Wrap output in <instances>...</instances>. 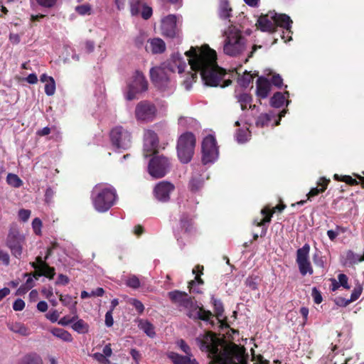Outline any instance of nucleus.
I'll return each instance as SVG.
<instances>
[{
  "mask_svg": "<svg viewBox=\"0 0 364 364\" xmlns=\"http://www.w3.org/2000/svg\"><path fill=\"white\" fill-rule=\"evenodd\" d=\"M208 178V175L205 173V170L201 165L194 166L193 173L189 181V189L192 192L198 191L202 188L205 180Z\"/></svg>",
  "mask_w": 364,
  "mask_h": 364,
  "instance_id": "f3484780",
  "label": "nucleus"
},
{
  "mask_svg": "<svg viewBox=\"0 0 364 364\" xmlns=\"http://www.w3.org/2000/svg\"><path fill=\"white\" fill-rule=\"evenodd\" d=\"M95 46V44L93 41L86 40L83 43V46L82 48V50L86 53H91L94 51Z\"/></svg>",
  "mask_w": 364,
  "mask_h": 364,
  "instance_id": "603ef678",
  "label": "nucleus"
},
{
  "mask_svg": "<svg viewBox=\"0 0 364 364\" xmlns=\"http://www.w3.org/2000/svg\"><path fill=\"white\" fill-rule=\"evenodd\" d=\"M51 333L53 336L62 339L64 341L70 342L73 340L71 334L63 328H53L51 331Z\"/></svg>",
  "mask_w": 364,
  "mask_h": 364,
  "instance_id": "c9c22d12",
  "label": "nucleus"
},
{
  "mask_svg": "<svg viewBox=\"0 0 364 364\" xmlns=\"http://www.w3.org/2000/svg\"><path fill=\"white\" fill-rule=\"evenodd\" d=\"M363 261H364V252L363 255H359L351 250H348L345 255L344 264L346 265H350Z\"/></svg>",
  "mask_w": 364,
  "mask_h": 364,
  "instance_id": "7c9ffc66",
  "label": "nucleus"
},
{
  "mask_svg": "<svg viewBox=\"0 0 364 364\" xmlns=\"http://www.w3.org/2000/svg\"><path fill=\"white\" fill-rule=\"evenodd\" d=\"M182 17L180 15L169 14L161 19V30L163 36L170 38H179Z\"/></svg>",
  "mask_w": 364,
  "mask_h": 364,
  "instance_id": "6e6552de",
  "label": "nucleus"
},
{
  "mask_svg": "<svg viewBox=\"0 0 364 364\" xmlns=\"http://www.w3.org/2000/svg\"><path fill=\"white\" fill-rule=\"evenodd\" d=\"M25 307V302L21 299H17L13 304L14 311H22Z\"/></svg>",
  "mask_w": 364,
  "mask_h": 364,
  "instance_id": "69168bd1",
  "label": "nucleus"
},
{
  "mask_svg": "<svg viewBox=\"0 0 364 364\" xmlns=\"http://www.w3.org/2000/svg\"><path fill=\"white\" fill-rule=\"evenodd\" d=\"M257 28L263 32L272 33L279 26H289V16L286 14L269 11L265 15L259 17L257 23Z\"/></svg>",
  "mask_w": 364,
  "mask_h": 364,
  "instance_id": "423d86ee",
  "label": "nucleus"
},
{
  "mask_svg": "<svg viewBox=\"0 0 364 364\" xmlns=\"http://www.w3.org/2000/svg\"><path fill=\"white\" fill-rule=\"evenodd\" d=\"M259 278L257 276H249L245 280V285L252 290H255L258 288Z\"/></svg>",
  "mask_w": 364,
  "mask_h": 364,
  "instance_id": "49530a36",
  "label": "nucleus"
},
{
  "mask_svg": "<svg viewBox=\"0 0 364 364\" xmlns=\"http://www.w3.org/2000/svg\"><path fill=\"white\" fill-rule=\"evenodd\" d=\"M55 195V191L51 188H48L45 193V200L47 203H50Z\"/></svg>",
  "mask_w": 364,
  "mask_h": 364,
  "instance_id": "774afa93",
  "label": "nucleus"
},
{
  "mask_svg": "<svg viewBox=\"0 0 364 364\" xmlns=\"http://www.w3.org/2000/svg\"><path fill=\"white\" fill-rule=\"evenodd\" d=\"M218 14L220 18L223 20L228 19L230 24L238 26L239 22L237 21L231 19L232 18V9L227 0H220Z\"/></svg>",
  "mask_w": 364,
  "mask_h": 364,
  "instance_id": "aec40b11",
  "label": "nucleus"
},
{
  "mask_svg": "<svg viewBox=\"0 0 364 364\" xmlns=\"http://www.w3.org/2000/svg\"><path fill=\"white\" fill-rule=\"evenodd\" d=\"M25 277H28L26 283L21 286L18 289L20 293H24L33 287V279L28 274H25Z\"/></svg>",
  "mask_w": 364,
  "mask_h": 364,
  "instance_id": "09e8293b",
  "label": "nucleus"
},
{
  "mask_svg": "<svg viewBox=\"0 0 364 364\" xmlns=\"http://www.w3.org/2000/svg\"><path fill=\"white\" fill-rule=\"evenodd\" d=\"M196 145L195 136L191 132H186L181 135L177 144V153L179 160L183 163H188L194 154Z\"/></svg>",
  "mask_w": 364,
  "mask_h": 364,
  "instance_id": "0eeeda50",
  "label": "nucleus"
},
{
  "mask_svg": "<svg viewBox=\"0 0 364 364\" xmlns=\"http://www.w3.org/2000/svg\"><path fill=\"white\" fill-rule=\"evenodd\" d=\"M135 116L139 122H151L156 118V108L154 105L149 102H141L136 107Z\"/></svg>",
  "mask_w": 364,
  "mask_h": 364,
  "instance_id": "2eb2a0df",
  "label": "nucleus"
},
{
  "mask_svg": "<svg viewBox=\"0 0 364 364\" xmlns=\"http://www.w3.org/2000/svg\"><path fill=\"white\" fill-rule=\"evenodd\" d=\"M310 245L304 244L302 247L296 250V262L298 264L299 272L301 275L305 276L309 274L311 275L314 270L309 259Z\"/></svg>",
  "mask_w": 364,
  "mask_h": 364,
  "instance_id": "4468645a",
  "label": "nucleus"
},
{
  "mask_svg": "<svg viewBox=\"0 0 364 364\" xmlns=\"http://www.w3.org/2000/svg\"><path fill=\"white\" fill-rule=\"evenodd\" d=\"M238 143L242 144L247 141L250 137V132L247 129H238L235 135Z\"/></svg>",
  "mask_w": 364,
  "mask_h": 364,
  "instance_id": "37998d69",
  "label": "nucleus"
},
{
  "mask_svg": "<svg viewBox=\"0 0 364 364\" xmlns=\"http://www.w3.org/2000/svg\"><path fill=\"white\" fill-rule=\"evenodd\" d=\"M146 49L154 54L161 53L166 50V44L162 39L156 38L148 41Z\"/></svg>",
  "mask_w": 364,
  "mask_h": 364,
  "instance_id": "393cba45",
  "label": "nucleus"
},
{
  "mask_svg": "<svg viewBox=\"0 0 364 364\" xmlns=\"http://www.w3.org/2000/svg\"><path fill=\"white\" fill-rule=\"evenodd\" d=\"M178 124L184 129H197L200 127L198 122L191 117H180L178 119Z\"/></svg>",
  "mask_w": 364,
  "mask_h": 364,
  "instance_id": "72a5a7b5",
  "label": "nucleus"
},
{
  "mask_svg": "<svg viewBox=\"0 0 364 364\" xmlns=\"http://www.w3.org/2000/svg\"><path fill=\"white\" fill-rule=\"evenodd\" d=\"M138 327L139 329L143 331L149 337H150V338L155 337L156 332L154 330V326L149 321L144 320V319H139L138 320Z\"/></svg>",
  "mask_w": 364,
  "mask_h": 364,
  "instance_id": "c85d7f7f",
  "label": "nucleus"
},
{
  "mask_svg": "<svg viewBox=\"0 0 364 364\" xmlns=\"http://www.w3.org/2000/svg\"><path fill=\"white\" fill-rule=\"evenodd\" d=\"M253 77L250 73H245L243 75L240 76L238 80V84L242 87H247L250 83L252 81Z\"/></svg>",
  "mask_w": 364,
  "mask_h": 364,
  "instance_id": "de8ad7c7",
  "label": "nucleus"
},
{
  "mask_svg": "<svg viewBox=\"0 0 364 364\" xmlns=\"http://www.w3.org/2000/svg\"><path fill=\"white\" fill-rule=\"evenodd\" d=\"M17 364H43V360L38 354L29 353L22 357Z\"/></svg>",
  "mask_w": 364,
  "mask_h": 364,
  "instance_id": "2f4dec72",
  "label": "nucleus"
},
{
  "mask_svg": "<svg viewBox=\"0 0 364 364\" xmlns=\"http://www.w3.org/2000/svg\"><path fill=\"white\" fill-rule=\"evenodd\" d=\"M40 80L45 84V93L48 96H52L55 92V82L53 77L46 74H43L40 77Z\"/></svg>",
  "mask_w": 364,
  "mask_h": 364,
  "instance_id": "bb28decb",
  "label": "nucleus"
},
{
  "mask_svg": "<svg viewBox=\"0 0 364 364\" xmlns=\"http://www.w3.org/2000/svg\"><path fill=\"white\" fill-rule=\"evenodd\" d=\"M275 117L273 112L269 113L261 114L256 120V126L257 127H264L268 126L272 119Z\"/></svg>",
  "mask_w": 364,
  "mask_h": 364,
  "instance_id": "473e14b6",
  "label": "nucleus"
},
{
  "mask_svg": "<svg viewBox=\"0 0 364 364\" xmlns=\"http://www.w3.org/2000/svg\"><path fill=\"white\" fill-rule=\"evenodd\" d=\"M289 93L287 91L284 93L279 92L274 93L270 99L271 106L275 108H279L283 106L285 102L287 105H288L289 101L287 100V98L289 97Z\"/></svg>",
  "mask_w": 364,
  "mask_h": 364,
  "instance_id": "a878e982",
  "label": "nucleus"
},
{
  "mask_svg": "<svg viewBox=\"0 0 364 364\" xmlns=\"http://www.w3.org/2000/svg\"><path fill=\"white\" fill-rule=\"evenodd\" d=\"M90 198L95 210L99 213H105L115 204L117 194L111 185L98 183L92 188Z\"/></svg>",
  "mask_w": 364,
  "mask_h": 364,
  "instance_id": "39448f33",
  "label": "nucleus"
},
{
  "mask_svg": "<svg viewBox=\"0 0 364 364\" xmlns=\"http://www.w3.org/2000/svg\"><path fill=\"white\" fill-rule=\"evenodd\" d=\"M185 55L188 57V64L179 53H174L167 62L163 63L170 73H177L183 78V85L189 90L193 82L197 79V73H200L203 82L205 85L217 87L225 75L224 70L216 62V52L208 45L201 47H191Z\"/></svg>",
  "mask_w": 364,
  "mask_h": 364,
  "instance_id": "f257e3e1",
  "label": "nucleus"
},
{
  "mask_svg": "<svg viewBox=\"0 0 364 364\" xmlns=\"http://www.w3.org/2000/svg\"><path fill=\"white\" fill-rule=\"evenodd\" d=\"M31 265L34 269H42L43 276L53 279L55 275V269L49 267L45 261L42 260L41 257H37L36 262H31Z\"/></svg>",
  "mask_w": 364,
  "mask_h": 364,
  "instance_id": "b1692460",
  "label": "nucleus"
},
{
  "mask_svg": "<svg viewBox=\"0 0 364 364\" xmlns=\"http://www.w3.org/2000/svg\"><path fill=\"white\" fill-rule=\"evenodd\" d=\"M148 82L142 73L136 71L131 82L128 84V90L126 98L132 100L136 97V95L147 90Z\"/></svg>",
  "mask_w": 364,
  "mask_h": 364,
  "instance_id": "f8f14e48",
  "label": "nucleus"
},
{
  "mask_svg": "<svg viewBox=\"0 0 364 364\" xmlns=\"http://www.w3.org/2000/svg\"><path fill=\"white\" fill-rule=\"evenodd\" d=\"M178 346L183 350L186 355H193L190 347L186 344L183 340H179L177 342Z\"/></svg>",
  "mask_w": 364,
  "mask_h": 364,
  "instance_id": "bf43d9fd",
  "label": "nucleus"
},
{
  "mask_svg": "<svg viewBox=\"0 0 364 364\" xmlns=\"http://www.w3.org/2000/svg\"><path fill=\"white\" fill-rule=\"evenodd\" d=\"M60 301L62 304L70 308V309H75L76 307L77 301H74L73 298L68 294H60L59 296Z\"/></svg>",
  "mask_w": 364,
  "mask_h": 364,
  "instance_id": "4c0bfd02",
  "label": "nucleus"
},
{
  "mask_svg": "<svg viewBox=\"0 0 364 364\" xmlns=\"http://www.w3.org/2000/svg\"><path fill=\"white\" fill-rule=\"evenodd\" d=\"M139 15H141L144 19H149L152 15V9L146 4H143Z\"/></svg>",
  "mask_w": 364,
  "mask_h": 364,
  "instance_id": "864d4df0",
  "label": "nucleus"
},
{
  "mask_svg": "<svg viewBox=\"0 0 364 364\" xmlns=\"http://www.w3.org/2000/svg\"><path fill=\"white\" fill-rule=\"evenodd\" d=\"M110 139L112 145L117 149L125 150L131 146V134L121 126L115 127L111 130Z\"/></svg>",
  "mask_w": 364,
  "mask_h": 364,
  "instance_id": "9b49d317",
  "label": "nucleus"
},
{
  "mask_svg": "<svg viewBox=\"0 0 364 364\" xmlns=\"http://www.w3.org/2000/svg\"><path fill=\"white\" fill-rule=\"evenodd\" d=\"M159 144L157 134L151 129H147L144 134V151L146 157L155 153Z\"/></svg>",
  "mask_w": 364,
  "mask_h": 364,
  "instance_id": "6ab92c4d",
  "label": "nucleus"
},
{
  "mask_svg": "<svg viewBox=\"0 0 364 364\" xmlns=\"http://www.w3.org/2000/svg\"><path fill=\"white\" fill-rule=\"evenodd\" d=\"M10 262V257L8 252L0 250V264H2L5 266L9 264Z\"/></svg>",
  "mask_w": 364,
  "mask_h": 364,
  "instance_id": "052dcab7",
  "label": "nucleus"
},
{
  "mask_svg": "<svg viewBox=\"0 0 364 364\" xmlns=\"http://www.w3.org/2000/svg\"><path fill=\"white\" fill-rule=\"evenodd\" d=\"M218 157V149L213 135L205 136L202 142V161L204 165L213 164Z\"/></svg>",
  "mask_w": 364,
  "mask_h": 364,
  "instance_id": "1a4fd4ad",
  "label": "nucleus"
},
{
  "mask_svg": "<svg viewBox=\"0 0 364 364\" xmlns=\"http://www.w3.org/2000/svg\"><path fill=\"white\" fill-rule=\"evenodd\" d=\"M7 326L10 331L23 336H28L31 333L29 329L20 322L9 323Z\"/></svg>",
  "mask_w": 364,
  "mask_h": 364,
  "instance_id": "c756f323",
  "label": "nucleus"
},
{
  "mask_svg": "<svg viewBox=\"0 0 364 364\" xmlns=\"http://www.w3.org/2000/svg\"><path fill=\"white\" fill-rule=\"evenodd\" d=\"M335 303L337 306L344 307L348 306L350 303H351V301L350 299H346L343 297H337L335 299Z\"/></svg>",
  "mask_w": 364,
  "mask_h": 364,
  "instance_id": "338daca9",
  "label": "nucleus"
},
{
  "mask_svg": "<svg viewBox=\"0 0 364 364\" xmlns=\"http://www.w3.org/2000/svg\"><path fill=\"white\" fill-rule=\"evenodd\" d=\"M363 287L360 285H358L355 287L350 295V298L349 299L351 302L357 300L362 294Z\"/></svg>",
  "mask_w": 364,
  "mask_h": 364,
  "instance_id": "4d7b16f0",
  "label": "nucleus"
},
{
  "mask_svg": "<svg viewBox=\"0 0 364 364\" xmlns=\"http://www.w3.org/2000/svg\"><path fill=\"white\" fill-rule=\"evenodd\" d=\"M73 328L79 333H85L88 332L89 326L83 320L80 319L73 323Z\"/></svg>",
  "mask_w": 364,
  "mask_h": 364,
  "instance_id": "79ce46f5",
  "label": "nucleus"
},
{
  "mask_svg": "<svg viewBox=\"0 0 364 364\" xmlns=\"http://www.w3.org/2000/svg\"><path fill=\"white\" fill-rule=\"evenodd\" d=\"M6 182L9 185L14 188H19L23 185L22 180L14 173H9L7 175Z\"/></svg>",
  "mask_w": 364,
  "mask_h": 364,
  "instance_id": "58836bf2",
  "label": "nucleus"
},
{
  "mask_svg": "<svg viewBox=\"0 0 364 364\" xmlns=\"http://www.w3.org/2000/svg\"><path fill=\"white\" fill-rule=\"evenodd\" d=\"M334 178L337 181H341L343 182H346L348 184L350 185H357L358 182L355 179L353 178L350 176H343L340 177L338 174L334 175Z\"/></svg>",
  "mask_w": 364,
  "mask_h": 364,
  "instance_id": "3c124183",
  "label": "nucleus"
},
{
  "mask_svg": "<svg viewBox=\"0 0 364 364\" xmlns=\"http://www.w3.org/2000/svg\"><path fill=\"white\" fill-rule=\"evenodd\" d=\"M168 296L173 304L186 309L188 311L187 316L192 319L208 321L213 316L210 311L198 306L196 302L186 292L175 290L170 291Z\"/></svg>",
  "mask_w": 364,
  "mask_h": 364,
  "instance_id": "7ed1b4c3",
  "label": "nucleus"
},
{
  "mask_svg": "<svg viewBox=\"0 0 364 364\" xmlns=\"http://www.w3.org/2000/svg\"><path fill=\"white\" fill-rule=\"evenodd\" d=\"M46 318L53 323L58 321L59 314L56 310L50 311L46 315Z\"/></svg>",
  "mask_w": 364,
  "mask_h": 364,
  "instance_id": "e2e57ef3",
  "label": "nucleus"
},
{
  "mask_svg": "<svg viewBox=\"0 0 364 364\" xmlns=\"http://www.w3.org/2000/svg\"><path fill=\"white\" fill-rule=\"evenodd\" d=\"M175 186L168 181H163L157 183L154 189L155 198L161 202H167L170 199L171 193L174 191Z\"/></svg>",
  "mask_w": 364,
  "mask_h": 364,
  "instance_id": "a211bd4d",
  "label": "nucleus"
},
{
  "mask_svg": "<svg viewBox=\"0 0 364 364\" xmlns=\"http://www.w3.org/2000/svg\"><path fill=\"white\" fill-rule=\"evenodd\" d=\"M129 303L134 306L136 310L139 313L141 314L144 310V304L138 299H130Z\"/></svg>",
  "mask_w": 364,
  "mask_h": 364,
  "instance_id": "6e6d98bb",
  "label": "nucleus"
},
{
  "mask_svg": "<svg viewBox=\"0 0 364 364\" xmlns=\"http://www.w3.org/2000/svg\"><path fill=\"white\" fill-rule=\"evenodd\" d=\"M291 24H292V21L289 18V26H279V27H281L284 29L281 37L284 41V42L290 41L292 39V38H291L292 32L291 31Z\"/></svg>",
  "mask_w": 364,
  "mask_h": 364,
  "instance_id": "a18cd8bd",
  "label": "nucleus"
},
{
  "mask_svg": "<svg viewBox=\"0 0 364 364\" xmlns=\"http://www.w3.org/2000/svg\"><path fill=\"white\" fill-rule=\"evenodd\" d=\"M329 182V179H327L325 177L321 178L317 183L318 187L312 188L306 195L307 199L310 200L311 198L318 195L320 193L324 192L327 188Z\"/></svg>",
  "mask_w": 364,
  "mask_h": 364,
  "instance_id": "cd10ccee",
  "label": "nucleus"
},
{
  "mask_svg": "<svg viewBox=\"0 0 364 364\" xmlns=\"http://www.w3.org/2000/svg\"><path fill=\"white\" fill-rule=\"evenodd\" d=\"M311 296L314 303L319 304L322 302L323 298L321 292L317 289L316 287H314L311 291Z\"/></svg>",
  "mask_w": 364,
  "mask_h": 364,
  "instance_id": "5fc2aeb1",
  "label": "nucleus"
},
{
  "mask_svg": "<svg viewBox=\"0 0 364 364\" xmlns=\"http://www.w3.org/2000/svg\"><path fill=\"white\" fill-rule=\"evenodd\" d=\"M224 37L223 53L231 57L242 54L247 48L246 39L242 36L240 26L230 24L222 31Z\"/></svg>",
  "mask_w": 364,
  "mask_h": 364,
  "instance_id": "20e7f679",
  "label": "nucleus"
},
{
  "mask_svg": "<svg viewBox=\"0 0 364 364\" xmlns=\"http://www.w3.org/2000/svg\"><path fill=\"white\" fill-rule=\"evenodd\" d=\"M25 243V237L17 230H10L7 238L6 246L10 249L13 256L20 258L23 253V246Z\"/></svg>",
  "mask_w": 364,
  "mask_h": 364,
  "instance_id": "ddd939ff",
  "label": "nucleus"
},
{
  "mask_svg": "<svg viewBox=\"0 0 364 364\" xmlns=\"http://www.w3.org/2000/svg\"><path fill=\"white\" fill-rule=\"evenodd\" d=\"M271 90V83L264 77H260L257 80L256 95L259 98L267 97Z\"/></svg>",
  "mask_w": 364,
  "mask_h": 364,
  "instance_id": "412c9836",
  "label": "nucleus"
},
{
  "mask_svg": "<svg viewBox=\"0 0 364 364\" xmlns=\"http://www.w3.org/2000/svg\"><path fill=\"white\" fill-rule=\"evenodd\" d=\"M41 227H42L41 220L39 218H36L32 222V228L33 229L34 232L36 235H41Z\"/></svg>",
  "mask_w": 364,
  "mask_h": 364,
  "instance_id": "13d9d810",
  "label": "nucleus"
},
{
  "mask_svg": "<svg viewBox=\"0 0 364 364\" xmlns=\"http://www.w3.org/2000/svg\"><path fill=\"white\" fill-rule=\"evenodd\" d=\"M167 357L173 364H198L193 355H181L175 352H169L167 353Z\"/></svg>",
  "mask_w": 364,
  "mask_h": 364,
  "instance_id": "4be33fe9",
  "label": "nucleus"
},
{
  "mask_svg": "<svg viewBox=\"0 0 364 364\" xmlns=\"http://www.w3.org/2000/svg\"><path fill=\"white\" fill-rule=\"evenodd\" d=\"M192 218L190 214H183L180 218V225L184 229L185 233L189 232L191 228Z\"/></svg>",
  "mask_w": 364,
  "mask_h": 364,
  "instance_id": "e433bc0d",
  "label": "nucleus"
},
{
  "mask_svg": "<svg viewBox=\"0 0 364 364\" xmlns=\"http://www.w3.org/2000/svg\"><path fill=\"white\" fill-rule=\"evenodd\" d=\"M200 349L208 354L210 364H246L248 355L245 349L232 343H227L211 332L196 338ZM259 364H269L262 361Z\"/></svg>",
  "mask_w": 364,
  "mask_h": 364,
  "instance_id": "f03ea898",
  "label": "nucleus"
},
{
  "mask_svg": "<svg viewBox=\"0 0 364 364\" xmlns=\"http://www.w3.org/2000/svg\"><path fill=\"white\" fill-rule=\"evenodd\" d=\"M75 11L81 16L90 15L92 13V7L89 4H80L75 6Z\"/></svg>",
  "mask_w": 364,
  "mask_h": 364,
  "instance_id": "c03bdc74",
  "label": "nucleus"
},
{
  "mask_svg": "<svg viewBox=\"0 0 364 364\" xmlns=\"http://www.w3.org/2000/svg\"><path fill=\"white\" fill-rule=\"evenodd\" d=\"M126 284L131 288L137 289L140 287V282L137 277L132 275L127 279Z\"/></svg>",
  "mask_w": 364,
  "mask_h": 364,
  "instance_id": "8fccbe9b",
  "label": "nucleus"
},
{
  "mask_svg": "<svg viewBox=\"0 0 364 364\" xmlns=\"http://www.w3.org/2000/svg\"><path fill=\"white\" fill-rule=\"evenodd\" d=\"M171 163L169 159L164 156H155L149 161V173L155 178L164 177L169 171Z\"/></svg>",
  "mask_w": 364,
  "mask_h": 364,
  "instance_id": "9d476101",
  "label": "nucleus"
},
{
  "mask_svg": "<svg viewBox=\"0 0 364 364\" xmlns=\"http://www.w3.org/2000/svg\"><path fill=\"white\" fill-rule=\"evenodd\" d=\"M236 97L242 110L247 109L248 106L250 108L252 107L251 102L252 99L250 95L247 93H242L236 95Z\"/></svg>",
  "mask_w": 364,
  "mask_h": 364,
  "instance_id": "f704fd0d",
  "label": "nucleus"
},
{
  "mask_svg": "<svg viewBox=\"0 0 364 364\" xmlns=\"http://www.w3.org/2000/svg\"><path fill=\"white\" fill-rule=\"evenodd\" d=\"M129 1L132 15L139 16L144 4L141 3V0H129Z\"/></svg>",
  "mask_w": 364,
  "mask_h": 364,
  "instance_id": "a19ab883",
  "label": "nucleus"
},
{
  "mask_svg": "<svg viewBox=\"0 0 364 364\" xmlns=\"http://www.w3.org/2000/svg\"><path fill=\"white\" fill-rule=\"evenodd\" d=\"M211 301L214 306V311L215 313V316L220 321L224 311L223 304L220 300L215 299L213 296L211 299Z\"/></svg>",
  "mask_w": 364,
  "mask_h": 364,
  "instance_id": "ea45409f",
  "label": "nucleus"
},
{
  "mask_svg": "<svg viewBox=\"0 0 364 364\" xmlns=\"http://www.w3.org/2000/svg\"><path fill=\"white\" fill-rule=\"evenodd\" d=\"M285 205H281L276 206L273 210L270 211L268 207L264 208L261 210V214L262 215V218L258 221L257 220H255L254 223L257 226L264 225L266 223H268L271 221V218L272 217L273 213L275 211V209H277L279 211H282L285 208Z\"/></svg>",
  "mask_w": 364,
  "mask_h": 364,
  "instance_id": "5701e85b",
  "label": "nucleus"
},
{
  "mask_svg": "<svg viewBox=\"0 0 364 364\" xmlns=\"http://www.w3.org/2000/svg\"><path fill=\"white\" fill-rule=\"evenodd\" d=\"M338 283H339L340 286H342L343 287H344L346 289H350V286L348 285V279L346 274H340L338 277Z\"/></svg>",
  "mask_w": 364,
  "mask_h": 364,
  "instance_id": "680f3d73",
  "label": "nucleus"
},
{
  "mask_svg": "<svg viewBox=\"0 0 364 364\" xmlns=\"http://www.w3.org/2000/svg\"><path fill=\"white\" fill-rule=\"evenodd\" d=\"M150 77L152 82L159 89H164L170 79V73L166 66L161 64L150 70Z\"/></svg>",
  "mask_w": 364,
  "mask_h": 364,
  "instance_id": "dca6fc26",
  "label": "nucleus"
},
{
  "mask_svg": "<svg viewBox=\"0 0 364 364\" xmlns=\"http://www.w3.org/2000/svg\"><path fill=\"white\" fill-rule=\"evenodd\" d=\"M30 215L31 211L29 210L21 209L18 211V217L23 222L27 221Z\"/></svg>",
  "mask_w": 364,
  "mask_h": 364,
  "instance_id": "0e129e2a",
  "label": "nucleus"
}]
</instances>
